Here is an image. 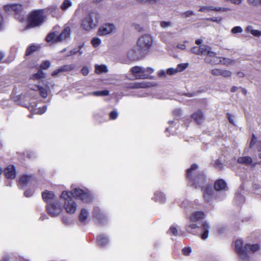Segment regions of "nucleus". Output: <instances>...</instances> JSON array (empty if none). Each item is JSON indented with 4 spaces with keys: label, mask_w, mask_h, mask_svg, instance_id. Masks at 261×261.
I'll list each match as a JSON object with an SVG mask.
<instances>
[{
    "label": "nucleus",
    "mask_w": 261,
    "mask_h": 261,
    "mask_svg": "<svg viewBox=\"0 0 261 261\" xmlns=\"http://www.w3.org/2000/svg\"><path fill=\"white\" fill-rule=\"evenodd\" d=\"M181 15L182 17L187 18V17H190L193 15H194L195 13L193 11L188 10L184 13H182L181 14Z\"/></svg>",
    "instance_id": "nucleus-41"
},
{
    "label": "nucleus",
    "mask_w": 261,
    "mask_h": 261,
    "mask_svg": "<svg viewBox=\"0 0 261 261\" xmlns=\"http://www.w3.org/2000/svg\"><path fill=\"white\" fill-rule=\"evenodd\" d=\"M92 94L96 96H107L109 94V91L107 90H104L102 91L93 92Z\"/></svg>",
    "instance_id": "nucleus-37"
},
{
    "label": "nucleus",
    "mask_w": 261,
    "mask_h": 261,
    "mask_svg": "<svg viewBox=\"0 0 261 261\" xmlns=\"http://www.w3.org/2000/svg\"><path fill=\"white\" fill-rule=\"evenodd\" d=\"M191 118L197 124L202 123L204 119L203 114L200 110L195 112L191 115Z\"/></svg>",
    "instance_id": "nucleus-17"
},
{
    "label": "nucleus",
    "mask_w": 261,
    "mask_h": 261,
    "mask_svg": "<svg viewBox=\"0 0 261 261\" xmlns=\"http://www.w3.org/2000/svg\"><path fill=\"white\" fill-rule=\"evenodd\" d=\"M118 116V113L116 111H113L110 113V117L112 119H115Z\"/></svg>",
    "instance_id": "nucleus-57"
},
{
    "label": "nucleus",
    "mask_w": 261,
    "mask_h": 261,
    "mask_svg": "<svg viewBox=\"0 0 261 261\" xmlns=\"http://www.w3.org/2000/svg\"><path fill=\"white\" fill-rule=\"evenodd\" d=\"M47 110L46 106H43L42 108H39L35 110V113L37 114H42L44 113Z\"/></svg>",
    "instance_id": "nucleus-48"
},
{
    "label": "nucleus",
    "mask_w": 261,
    "mask_h": 261,
    "mask_svg": "<svg viewBox=\"0 0 261 261\" xmlns=\"http://www.w3.org/2000/svg\"><path fill=\"white\" fill-rule=\"evenodd\" d=\"M43 200L47 203H49L54 199L55 197L54 194L50 191H45L42 193Z\"/></svg>",
    "instance_id": "nucleus-21"
},
{
    "label": "nucleus",
    "mask_w": 261,
    "mask_h": 261,
    "mask_svg": "<svg viewBox=\"0 0 261 261\" xmlns=\"http://www.w3.org/2000/svg\"><path fill=\"white\" fill-rule=\"evenodd\" d=\"M101 40L97 37L93 38L91 40V44L94 47H98L101 44Z\"/></svg>",
    "instance_id": "nucleus-39"
},
{
    "label": "nucleus",
    "mask_w": 261,
    "mask_h": 261,
    "mask_svg": "<svg viewBox=\"0 0 261 261\" xmlns=\"http://www.w3.org/2000/svg\"><path fill=\"white\" fill-rule=\"evenodd\" d=\"M230 10V9L227 8L215 7L213 6V11L227 12Z\"/></svg>",
    "instance_id": "nucleus-52"
},
{
    "label": "nucleus",
    "mask_w": 261,
    "mask_h": 261,
    "mask_svg": "<svg viewBox=\"0 0 261 261\" xmlns=\"http://www.w3.org/2000/svg\"><path fill=\"white\" fill-rule=\"evenodd\" d=\"M40 48L39 45H31L28 47L25 52L26 56H29L35 51L38 50Z\"/></svg>",
    "instance_id": "nucleus-29"
},
{
    "label": "nucleus",
    "mask_w": 261,
    "mask_h": 261,
    "mask_svg": "<svg viewBox=\"0 0 261 261\" xmlns=\"http://www.w3.org/2000/svg\"><path fill=\"white\" fill-rule=\"evenodd\" d=\"M32 180H33V177L31 176H28V175L22 176L19 180V185L21 187V188H23L29 183L32 182Z\"/></svg>",
    "instance_id": "nucleus-19"
},
{
    "label": "nucleus",
    "mask_w": 261,
    "mask_h": 261,
    "mask_svg": "<svg viewBox=\"0 0 261 261\" xmlns=\"http://www.w3.org/2000/svg\"><path fill=\"white\" fill-rule=\"evenodd\" d=\"M47 210L51 217H55L61 214L62 208L61 204L58 201H55L47 204Z\"/></svg>",
    "instance_id": "nucleus-9"
},
{
    "label": "nucleus",
    "mask_w": 261,
    "mask_h": 261,
    "mask_svg": "<svg viewBox=\"0 0 261 261\" xmlns=\"http://www.w3.org/2000/svg\"><path fill=\"white\" fill-rule=\"evenodd\" d=\"M191 51L195 55H201L200 46H194L191 49Z\"/></svg>",
    "instance_id": "nucleus-47"
},
{
    "label": "nucleus",
    "mask_w": 261,
    "mask_h": 261,
    "mask_svg": "<svg viewBox=\"0 0 261 261\" xmlns=\"http://www.w3.org/2000/svg\"><path fill=\"white\" fill-rule=\"evenodd\" d=\"M5 10L10 13L12 11L16 14L15 17L20 21L24 20V15L22 6L19 4H8L4 6Z\"/></svg>",
    "instance_id": "nucleus-7"
},
{
    "label": "nucleus",
    "mask_w": 261,
    "mask_h": 261,
    "mask_svg": "<svg viewBox=\"0 0 261 261\" xmlns=\"http://www.w3.org/2000/svg\"><path fill=\"white\" fill-rule=\"evenodd\" d=\"M94 218L100 221L101 219L103 218L104 216L100 212V210L98 207L94 208L93 211Z\"/></svg>",
    "instance_id": "nucleus-32"
},
{
    "label": "nucleus",
    "mask_w": 261,
    "mask_h": 261,
    "mask_svg": "<svg viewBox=\"0 0 261 261\" xmlns=\"http://www.w3.org/2000/svg\"><path fill=\"white\" fill-rule=\"evenodd\" d=\"M5 174L7 178L14 179L16 177V171L14 166H8L4 170Z\"/></svg>",
    "instance_id": "nucleus-15"
},
{
    "label": "nucleus",
    "mask_w": 261,
    "mask_h": 261,
    "mask_svg": "<svg viewBox=\"0 0 261 261\" xmlns=\"http://www.w3.org/2000/svg\"><path fill=\"white\" fill-rule=\"evenodd\" d=\"M115 29V25L112 23H106L100 27L98 30V34L104 36L113 32Z\"/></svg>",
    "instance_id": "nucleus-12"
},
{
    "label": "nucleus",
    "mask_w": 261,
    "mask_h": 261,
    "mask_svg": "<svg viewBox=\"0 0 261 261\" xmlns=\"http://www.w3.org/2000/svg\"><path fill=\"white\" fill-rule=\"evenodd\" d=\"M197 168L196 164H193L187 171V178L191 182V185H195L196 188L201 187L205 181L204 175L197 173Z\"/></svg>",
    "instance_id": "nucleus-1"
},
{
    "label": "nucleus",
    "mask_w": 261,
    "mask_h": 261,
    "mask_svg": "<svg viewBox=\"0 0 261 261\" xmlns=\"http://www.w3.org/2000/svg\"><path fill=\"white\" fill-rule=\"evenodd\" d=\"M154 200L156 202L163 203L165 201L166 197L163 193L160 192H156L154 193Z\"/></svg>",
    "instance_id": "nucleus-26"
},
{
    "label": "nucleus",
    "mask_w": 261,
    "mask_h": 261,
    "mask_svg": "<svg viewBox=\"0 0 261 261\" xmlns=\"http://www.w3.org/2000/svg\"><path fill=\"white\" fill-rule=\"evenodd\" d=\"M70 29L69 27H66L62 33L58 35L55 32L50 33L46 36V40L47 42H57L64 41L69 37Z\"/></svg>",
    "instance_id": "nucleus-3"
},
{
    "label": "nucleus",
    "mask_w": 261,
    "mask_h": 261,
    "mask_svg": "<svg viewBox=\"0 0 261 261\" xmlns=\"http://www.w3.org/2000/svg\"><path fill=\"white\" fill-rule=\"evenodd\" d=\"M203 233L201 234L200 237L202 240H205L208 238L209 232V225L206 222H203L202 224Z\"/></svg>",
    "instance_id": "nucleus-22"
},
{
    "label": "nucleus",
    "mask_w": 261,
    "mask_h": 261,
    "mask_svg": "<svg viewBox=\"0 0 261 261\" xmlns=\"http://www.w3.org/2000/svg\"><path fill=\"white\" fill-rule=\"evenodd\" d=\"M130 71L136 79H146L148 77V74L145 73L144 68L140 66H135L131 68Z\"/></svg>",
    "instance_id": "nucleus-11"
},
{
    "label": "nucleus",
    "mask_w": 261,
    "mask_h": 261,
    "mask_svg": "<svg viewBox=\"0 0 261 261\" xmlns=\"http://www.w3.org/2000/svg\"><path fill=\"white\" fill-rule=\"evenodd\" d=\"M248 3L253 5L261 4V0H248Z\"/></svg>",
    "instance_id": "nucleus-58"
},
{
    "label": "nucleus",
    "mask_w": 261,
    "mask_h": 261,
    "mask_svg": "<svg viewBox=\"0 0 261 261\" xmlns=\"http://www.w3.org/2000/svg\"><path fill=\"white\" fill-rule=\"evenodd\" d=\"M45 77V74L41 70H39L37 73L32 76L33 80H39Z\"/></svg>",
    "instance_id": "nucleus-35"
},
{
    "label": "nucleus",
    "mask_w": 261,
    "mask_h": 261,
    "mask_svg": "<svg viewBox=\"0 0 261 261\" xmlns=\"http://www.w3.org/2000/svg\"><path fill=\"white\" fill-rule=\"evenodd\" d=\"M88 216V212L85 209H82L81 210V214L79 216L80 220L81 221L84 222L87 219Z\"/></svg>",
    "instance_id": "nucleus-34"
},
{
    "label": "nucleus",
    "mask_w": 261,
    "mask_h": 261,
    "mask_svg": "<svg viewBox=\"0 0 261 261\" xmlns=\"http://www.w3.org/2000/svg\"><path fill=\"white\" fill-rule=\"evenodd\" d=\"M98 23V14L92 12L84 18L81 23L82 28L87 31L95 29Z\"/></svg>",
    "instance_id": "nucleus-2"
},
{
    "label": "nucleus",
    "mask_w": 261,
    "mask_h": 261,
    "mask_svg": "<svg viewBox=\"0 0 261 261\" xmlns=\"http://www.w3.org/2000/svg\"><path fill=\"white\" fill-rule=\"evenodd\" d=\"M227 118L228 119L229 122L232 124H234V120L233 116L230 114L229 113H227Z\"/></svg>",
    "instance_id": "nucleus-59"
},
{
    "label": "nucleus",
    "mask_w": 261,
    "mask_h": 261,
    "mask_svg": "<svg viewBox=\"0 0 261 261\" xmlns=\"http://www.w3.org/2000/svg\"><path fill=\"white\" fill-rule=\"evenodd\" d=\"M182 253L185 255H188L192 252V249L190 247H185L182 249Z\"/></svg>",
    "instance_id": "nucleus-53"
},
{
    "label": "nucleus",
    "mask_w": 261,
    "mask_h": 261,
    "mask_svg": "<svg viewBox=\"0 0 261 261\" xmlns=\"http://www.w3.org/2000/svg\"><path fill=\"white\" fill-rule=\"evenodd\" d=\"M211 73L214 76L221 75V69H213L211 71Z\"/></svg>",
    "instance_id": "nucleus-49"
},
{
    "label": "nucleus",
    "mask_w": 261,
    "mask_h": 261,
    "mask_svg": "<svg viewBox=\"0 0 261 261\" xmlns=\"http://www.w3.org/2000/svg\"><path fill=\"white\" fill-rule=\"evenodd\" d=\"M232 34L241 33L243 32V29L241 27L237 26L233 27L231 31Z\"/></svg>",
    "instance_id": "nucleus-45"
},
{
    "label": "nucleus",
    "mask_w": 261,
    "mask_h": 261,
    "mask_svg": "<svg viewBox=\"0 0 261 261\" xmlns=\"http://www.w3.org/2000/svg\"><path fill=\"white\" fill-rule=\"evenodd\" d=\"M204 214L203 212L199 211L196 212L192 214L190 217V220L192 222H196L203 218Z\"/></svg>",
    "instance_id": "nucleus-24"
},
{
    "label": "nucleus",
    "mask_w": 261,
    "mask_h": 261,
    "mask_svg": "<svg viewBox=\"0 0 261 261\" xmlns=\"http://www.w3.org/2000/svg\"><path fill=\"white\" fill-rule=\"evenodd\" d=\"M214 166L217 168V169H221L222 167V164L220 163V162L219 161V160H217L215 161V164H214Z\"/></svg>",
    "instance_id": "nucleus-60"
},
{
    "label": "nucleus",
    "mask_w": 261,
    "mask_h": 261,
    "mask_svg": "<svg viewBox=\"0 0 261 261\" xmlns=\"http://www.w3.org/2000/svg\"><path fill=\"white\" fill-rule=\"evenodd\" d=\"M246 31L248 33H250L251 34L255 37L261 36V31L253 29L252 26L249 25L246 29Z\"/></svg>",
    "instance_id": "nucleus-30"
},
{
    "label": "nucleus",
    "mask_w": 261,
    "mask_h": 261,
    "mask_svg": "<svg viewBox=\"0 0 261 261\" xmlns=\"http://www.w3.org/2000/svg\"><path fill=\"white\" fill-rule=\"evenodd\" d=\"M221 75L224 77H229L232 75V72L226 69H221Z\"/></svg>",
    "instance_id": "nucleus-40"
},
{
    "label": "nucleus",
    "mask_w": 261,
    "mask_h": 261,
    "mask_svg": "<svg viewBox=\"0 0 261 261\" xmlns=\"http://www.w3.org/2000/svg\"><path fill=\"white\" fill-rule=\"evenodd\" d=\"M60 197L65 200L64 208L66 212L69 214L74 213L76 210V204L72 199L68 192L63 191Z\"/></svg>",
    "instance_id": "nucleus-5"
},
{
    "label": "nucleus",
    "mask_w": 261,
    "mask_h": 261,
    "mask_svg": "<svg viewBox=\"0 0 261 261\" xmlns=\"http://www.w3.org/2000/svg\"><path fill=\"white\" fill-rule=\"evenodd\" d=\"M237 162L242 165L254 167L257 163L253 162L252 159L249 156H241L237 160Z\"/></svg>",
    "instance_id": "nucleus-13"
},
{
    "label": "nucleus",
    "mask_w": 261,
    "mask_h": 261,
    "mask_svg": "<svg viewBox=\"0 0 261 261\" xmlns=\"http://www.w3.org/2000/svg\"><path fill=\"white\" fill-rule=\"evenodd\" d=\"M30 88L33 90H39L40 95L43 98H46L48 96V89L47 88L35 86L34 87H30Z\"/></svg>",
    "instance_id": "nucleus-23"
},
{
    "label": "nucleus",
    "mask_w": 261,
    "mask_h": 261,
    "mask_svg": "<svg viewBox=\"0 0 261 261\" xmlns=\"http://www.w3.org/2000/svg\"><path fill=\"white\" fill-rule=\"evenodd\" d=\"M260 246L258 244H246L245 245L246 251L248 252L254 253L259 249Z\"/></svg>",
    "instance_id": "nucleus-28"
},
{
    "label": "nucleus",
    "mask_w": 261,
    "mask_h": 261,
    "mask_svg": "<svg viewBox=\"0 0 261 261\" xmlns=\"http://www.w3.org/2000/svg\"><path fill=\"white\" fill-rule=\"evenodd\" d=\"M169 231L174 236L178 235L177 229L174 225H172L170 226Z\"/></svg>",
    "instance_id": "nucleus-51"
},
{
    "label": "nucleus",
    "mask_w": 261,
    "mask_h": 261,
    "mask_svg": "<svg viewBox=\"0 0 261 261\" xmlns=\"http://www.w3.org/2000/svg\"><path fill=\"white\" fill-rule=\"evenodd\" d=\"M207 20H209L211 21H213V22H218V23H220L221 21V18H215V17H213V18H208Z\"/></svg>",
    "instance_id": "nucleus-63"
},
{
    "label": "nucleus",
    "mask_w": 261,
    "mask_h": 261,
    "mask_svg": "<svg viewBox=\"0 0 261 261\" xmlns=\"http://www.w3.org/2000/svg\"><path fill=\"white\" fill-rule=\"evenodd\" d=\"M177 73L176 68H169L167 70V73L169 75H173Z\"/></svg>",
    "instance_id": "nucleus-54"
},
{
    "label": "nucleus",
    "mask_w": 261,
    "mask_h": 261,
    "mask_svg": "<svg viewBox=\"0 0 261 261\" xmlns=\"http://www.w3.org/2000/svg\"><path fill=\"white\" fill-rule=\"evenodd\" d=\"M188 66V63L186 64H179L177 66L176 70L177 72H181L183 71L185 69H186Z\"/></svg>",
    "instance_id": "nucleus-42"
},
{
    "label": "nucleus",
    "mask_w": 261,
    "mask_h": 261,
    "mask_svg": "<svg viewBox=\"0 0 261 261\" xmlns=\"http://www.w3.org/2000/svg\"><path fill=\"white\" fill-rule=\"evenodd\" d=\"M34 193V191L33 190H27L25 191L24 195L26 197H29L31 196Z\"/></svg>",
    "instance_id": "nucleus-64"
},
{
    "label": "nucleus",
    "mask_w": 261,
    "mask_h": 261,
    "mask_svg": "<svg viewBox=\"0 0 261 261\" xmlns=\"http://www.w3.org/2000/svg\"><path fill=\"white\" fill-rule=\"evenodd\" d=\"M144 71L146 74H150L153 72V69L151 67L144 68Z\"/></svg>",
    "instance_id": "nucleus-62"
},
{
    "label": "nucleus",
    "mask_w": 261,
    "mask_h": 261,
    "mask_svg": "<svg viewBox=\"0 0 261 261\" xmlns=\"http://www.w3.org/2000/svg\"><path fill=\"white\" fill-rule=\"evenodd\" d=\"M250 147L251 148L255 147L257 151H261V142L257 140V138L254 135L252 136Z\"/></svg>",
    "instance_id": "nucleus-20"
},
{
    "label": "nucleus",
    "mask_w": 261,
    "mask_h": 261,
    "mask_svg": "<svg viewBox=\"0 0 261 261\" xmlns=\"http://www.w3.org/2000/svg\"><path fill=\"white\" fill-rule=\"evenodd\" d=\"M201 55H207L211 57H214L216 55L215 52L211 50V48L207 45H203L200 46Z\"/></svg>",
    "instance_id": "nucleus-18"
},
{
    "label": "nucleus",
    "mask_w": 261,
    "mask_h": 261,
    "mask_svg": "<svg viewBox=\"0 0 261 261\" xmlns=\"http://www.w3.org/2000/svg\"><path fill=\"white\" fill-rule=\"evenodd\" d=\"M61 72H62V71H60V67H59L58 69L52 72L51 75H52V76L56 77V76H57Z\"/></svg>",
    "instance_id": "nucleus-61"
},
{
    "label": "nucleus",
    "mask_w": 261,
    "mask_h": 261,
    "mask_svg": "<svg viewBox=\"0 0 261 261\" xmlns=\"http://www.w3.org/2000/svg\"><path fill=\"white\" fill-rule=\"evenodd\" d=\"M202 190L203 191V198L205 201H210L214 195V191L212 187L211 186H207L206 187H202Z\"/></svg>",
    "instance_id": "nucleus-14"
},
{
    "label": "nucleus",
    "mask_w": 261,
    "mask_h": 261,
    "mask_svg": "<svg viewBox=\"0 0 261 261\" xmlns=\"http://www.w3.org/2000/svg\"><path fill=\"white\" fill-rule=\"evenodd\" d=\"M197 228H198V226L196 224L191 223L187 226V230L191 233H193V230Z\"/></svg>",
    "instance_id": "nucleus-44"
},
{
    "label": "nucleus",
    "mask_w": 261,
    "mask_h": 261,
    "mask_svg": "<svg viewBox=\"0 0 261 261\" xmlns=\"http://www.w3.org/2000/svg\"><path fill=\"white\" fill-rule=\"evenodd\" d=\"M212 11H213V6H202L199 10V11L200 12H206Z\"/></svg>",
    "instance_id": "nucleus-46"
},
{
    "label": "nucleus",
    "mask_w": 261,
    "mask_h": 261,
    "mask_svg": "<svg viewBox=\"0 0 261 261\" xmlns=\"http://www.w3.org/2000/svg\"><path fill=\"white\" fill-rule=\"evenodd\" d=\"M138 3L143 4H149L152 6H159L162 4V0H136Z\"/></svg>",
    "instance_id": "nucleus-25"
},
{
    "label": "nucleus",
    "mask_w": 261,
    "mask_h": 261,
    "mask_svg": "<svg viewBox=\"0 0 261 261\" xmlns=\"http://www.w3.org/2000/svg\"><path fill=\"white\" fill-rule=\"evenodd\" d=\"M81 73L84 76L87 75L89 73V70L87 66H84L81 69Z\"/></svg>",
    "instance_id": "nucleus-56"
},
{
    "label": "nucleus",
    "mask_w": 261,
    "mask_h": 261,
    "mask_svg": "<svg viewBox=\"0 0 261 261\" xmlns=\"http://www.w3.org/2000/svg\"><path fill=\"white\" fill-rule=\"evenodd\" d=\"M72 6V2L69 0H64L62 5L61 6V8L62 10H66L69 7Z\"/></svg>",
    "instance_id": "nucleus-38"
},
{
    "label": "nucleus",
    "mask_w": 261,
    "mask_h": 261,
    "mask_svg": "<svg viewBox=\"0 0 261 261\" xmlns=\"http://www.w3.org/2000/svg\"><path fill=\"white\" fill-rule=\"evenodd\" d=\"M75 67V65L73 64L69 65H65L60 67V71L62 72H67L73 70Z\"/></svg>",
    "instance_id": "nucleus-33"
},
{
    "label": "nucleus",
    "mask_w": 261,
    "mask_h": 261,
    "mask_svg": "<svg viewBox=\"0 0 261 261\" xmlns=\"http://www.w3.org/2000/svg\"><path fill=\"white\" fill-rule=\"evenodd\" d=\"M152 38L151 35L145 34L141 36L137 42V47L139 50L145 51L148 50L152 45Z\"/></svg>",
    "instance_id": "nucleus-6"
},
{
    "label": "nucleus",
    "mask_w": 261,
    "mask_h": 261,
    "mask_svg": "<svg viewBox=\"0 0 261 261\" xmlns=\"http://www.w3.org/2000/svg\"><path fill=\"white\" fill-rule=\"evenodd\" d=\"M50 65V63L49 61H45L40 65V68L43 69H46Z\"/></svg>",
    "instance_id": "nucleus-50"
},
{
    "label": "nucleus",
    "mask_w": 261,
    "mask_h": 261,
    "mask_svg": "<svg viewBox=\"0 0 261 261\" xmlns=\"http://www.w3.org/2000/svg\"><path fill=\"white\" fill-rule=\"evenodd\" d=\"M97 241L99 245L105 246L109 242L108 239L104 235H99L97 238Z\"/></svg>",
    "instance_id": "nucleus-31"
},
{
    "label": "nucleus",
    "mask_w": 261,
    "mask_h": 261,
    "mask_svg": "<svg viewBox=\"0 0 261 261\" xmlns=\"http://www.w3.org/2000/svg\"><path fill=\"white\" fill-rule=\"evenodd\" d=\"M68 193L70 196L72 195L75 198L81 199L84 202H89L92 199V196L89 193L80 189L75 188L71 192Z\"/></svg>",
    "instance_id": "nucleus-8"
},
{
    "label": "nucleus",
    "mask_w": 261,
    "mask_h": 261,
    "mask_svg": "<svg viewBox=\"0 0 261 261\" xmlns=\"http://www.w3.org/2000/svg\"><path fill=\"white\" fill-rule=\"evenodd\" d=\"M148 86L145 82L135 83L131 84L130 87L133 89L145 88Z\"/></svg>",
    "instance_id": "nucleus-36"
},
{
    "label": "nucleus",
    "mask_w": 261,
    "mask_h": 261,
    "mask_svg": "<svg viewBox=\"0 0 261 261\" xmlns=\"http://www.w3.org/2000/svg\"><path fill=\"white\" fill-rule=\"evenodd\" d=\"M43 12L42 10H36L32 12L29 17V25L30 27H35L42 24L44 21Z\"/></svg>",
    "instance_id": "nucleus-4"
},
{
    "label": "nucleus",
    "mask_w": 261,
    "mask_h": 261,
    "mask_svg": "<svg viewBox=\"0 0 261 261\" xmlns=\"http://www.w3.org/2000/svg\"><path fill=\"white\" fill-rule=\"evenodd\" d=\"M172 23L171 21H163L160 23V26L163 29L170 27L172 26Z\"/></svg>",
    "instance_id": "nucleus-43"
},
{
    "label": "nucleus",
    "mask_w": 261,
    "mask_h": 261,
    "mask_svg": "<svg viewBox=\"0 0 261 261\" xmlns=\"http://www.w3.org/2000/svg\"><path fill=\"white\" fill-rule=\"evenodd\" d=\"M223 59L224 60L223 64L226 65V66H229L234 63V60H231L230 59L223 58Z\"/></svg>",
    "instance_id": "nucleus-55"
},
{
    "label": "nucleus",
    "mask_w": 261,
    "mask_h": 261,
    "mask_svg": "<svg viewBox=\"0 0 261 261\" xmlns=\"http://www.w3.org/2000/svg\"><path fill=\"white\" fill-rule=\"evenodd\" d=\"M108 71L107 67L105 65H95V71L97 74H101L102 73H106Z\"/></svg>",
    "instance_id": "nucleus-27"
},
{
    "label": "nucleus",
    "mask_w": 261,
    "mask_h": 261,
    "mask_svg": "<svg viewBox=\"0 0 261 261\" xmlns=\"http://www.w3.org/2000/svg\"><path fill=\"white\" fill-rule=\"evenodd\" d=\"M214 188L217 191H224L227 189L226 182L222 179L218 180L215 182Z\"/></svg>",
    "instance_id": "nucleus-16"
},
{
    "label": "nucleus",
    "mask_w": 261,
    "mask_h": 261,
    "mask_svg": "<svg viewBox=\"0 0 261 261\" xmlns=\"http://www.w3.org/2000/svg\"><path fill=\"white\" fill-rule=\"evenodd\" d=\"M235 246L240 258L243 260H247L248 256L247 252L246 251L245 246L244 247L243 246L242 240L241 239L237 240L235 242Z\"/></svg>",
    "instance_id": "nucleus-10"
}]
</instances>
